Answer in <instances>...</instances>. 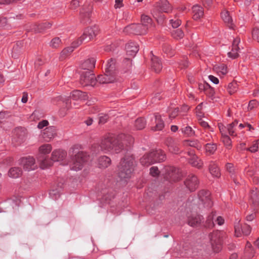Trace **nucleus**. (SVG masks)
Returning <instances> with one entry per match:
<instances>
[{"label": "nucleus", "mask_w": 259, "mask_h": 259, "mask_svg": "<svg viewBox=\"0 0 259 259\" xmlns=\"http://www.w3.org/2000/svg\"><path fill=\"white\" fill-rule=\"evenodd\" d=\"M215 216V213L212 212L211 214H210L207 218L206 221L207 227L208 228H211L214 226V222L213 219Z\"/></svg>", "instance_id": "obj_48"}, {"label": "nucleus", "mask_w": 259, "mask_h": 259, "mask_svg": "<svg viewBox=\"0 0 259 259\" xmlns=\"http://www.w3.org/2000/svg\"><path fill=\"white\" fill-rule=\"evenodd\" d=\"M66 156V151L62 149H56L52 152L50 160L47 157L41 155L37 158V160L39 162L40 167L44 169L51 166L53 162L63 161Z\"/></svg>", "instance_id": "obj_3"}, {"label": "nucleus", "mask_w": 259, "mask_h": 259, "mask_svg": "<svg viewBox=\"0 0 259 259\" xmlns=\"http://www.w3.org/2000/svg\"><path fill=\"white\" fill-rule=\"evenodd\" d=\"M79 6V2L77 0H72L70 3V8L75 9Z\"/></svg>", "instance_id": "obj_58"}, {"label": "nucleus", "mask_w": 259, "mask_h": 259, "mask_svg": "<svg viewBox=\"0 0 259 259\" xmlns=\"http://www.w3.org/2000/svg\"><path fill=\"white\" fill-rule=\"evenodd\" d=\"M203 218L198 214H192L188 218V223L192 227H195L200 224Z\"/></svg>", "instance_id": "obj_23"}, {"label": "nucleus", "mask_w": 259, "mask_h": 259, "mask_svg": "<svg viewBox=\"0 0 259 259\" xmlns=\"http://www.w3.org/2000/svg\"><path fill=\"white\" fill-rule=\"evenodd\" d=\"M160 171L156 166H152L150 168V174L152 177H157L159 176Z\"/></svg>", "instance_id": "obj_52"}, {"label": "nucleus", "mask_w": 259, "mask_h": 259, "mask_svg": "<svg viewBox=\"0 0 259 259\" xmlns=\"http://www.w3.org/2000/svg\"><path fill=\"white\" fill-rule=\"evenodd\" d=\"M209 171L213 177L218 178L221 175L219 168L217 165L212 161H211L209 164Z\"/></svg>", "instance_id": "obj_35"}, {"label": "nucleus", "mask_w": 259, "mask_h": 259, "mask_svg": "<svg viewBox=\"0 0 259 259\" xmlns=\"http://www.w3.org/2000/svg\"><path fill=\"white\" fill-rule=\"evenodd\" d=\"M193 18L198 20L203 15V9L202 7L198 5H195L192 7Z\"/></svg>", "instance_id": "obj_25"}, {"label": "nucleus", "mask_w": 259, "mask_h": 259, "mask_svg": "<svg viewBox=\"0 0 259 259\" xmlns=\"http://www.w3.org/2000/svg\"><path fill=\"white\" fill-rule=\"evenodd\" d=\"M115 62L113 59L109 60L105 67L104 75L98 76L99 82L100 83H109L114 82L116 79Z\"/></svg>", "instance_id": "obj_4"}, {"label": "nucleus", "mask_w": 259, "mask_h": 259, "mask_svg": "<svg viewBox=\"0 0 259 259\" xmlns=\"http://www.w3.org/2000/svg\"><path fill=\"white\" fill-rule=\"evenodd\" d=\"M258 105L257 102L255 100H251L249 102L248 106V110H251L255 107H257Z\"/></svg>", "instance_id": "obj_54"}, {"label": "nucleus", "mask_w": 259, "mask_h": 259, "mask_svg": "<svg viewBox=\"0 0 259 259\" xmlns=\"http://www.w3.org/2000/svg\"><path fill=\"white\" fill-rule=\"evenodd\" d=\"M61 189V187H60L58 189L56 190V189H55V188H53L51 192H50V194L51 195H54V196H56L57 193H59Z\"/></svg>", "instance_id": "obj_64"}, {"label": "nucleus", "mask_w": 259, "mask_h": 259, "mask_svg": "<svg viewBox=\"0 0 259 259\" xmlns=\"http://www.w3.org/2000/svg\"><path fill=\"white\" fill-rule=\"evenodd\" d=\"M122 6V0H115V8H120Z\"/></svg>", "instance_id": "obj_61"}, {"label": "nucleus", "mask_w": 259, "mask_h": 259, "mask_svg": "<svg viewBox=\"0 0 259 259\" xmlns=\"http://www.w3.org/2000/svg\"><path fill=\"white\" fill-rule=\"evenodd\" d=\"M155 156L154 154H151L150 152L145 154L140 160V162L141 164L146 166H148L150 165H151L154 163V159H153V156Z\"/></svg>", "instance_id": "obj_21"}, {"label": "nucleus", "mask_w": 259, "mask_h": 259, "mask_svg": "<svg viewBox=\"0 0 259 259\" xmlns=\"http://www.w3.org/2000/svg\"><path fill=\"white\" fill-rule=\"evenodd\" d=\"M124 31L137 35H143L147 33L146 28L140 24H133L124 28Z\"/></svg>", "instance_id": "obj_12"}, {"label": "nucleus", "mask_w": 259, "mask_h": 259, "mask_svg": "<svg viewBox=\"0 0 259 259\" xmlns=\"http://www.w3.org/2000/svg\"><path fill=\"white\" fill-rule=\"evenodd\" d=\"M51 25V24L49 23H45L39 25L32 24L31 26L30 30L35 33H39L45 29L50 28Z\"/></svg>", "instance_id": "obj_26"}, {"label": "nucleus", "mask_w": 259, "mask_h": 259, "mask_svg": "<svg viewBox=\"0 0 259 259\" xmlns=\"http://www.w3.org/2000/svg\"><path fill=\"white\" fill-rule=\"evenodd\" d=\"M223 235V232L221 231L214 232L210 235L211 246L214 252H218L221 249Z\"/></svg>", "instance_id": "obj_9"}, {"label": "nucleus", "mask_w": 259, "mask_h": 259, "mask_svg": "<svg viewBox=\"0 0 259 259\" xmlns=\"http://www.w3.org/2000/svg\"><path fill=\"white\" fill-rule=\"evenodd\" d=\"M201 140L204 142H210L212 139L211 135L207 132L203 133L201 136Z\"/></svg>", "instance_id": "obj_45"}, {"label": "nucleus", "mask_w": 259, "mask_h": 259, "mask_svg": "<svg viewBox=\"0 0 259 259\" xmlns=\"http://www.w3.org/2000/svg\"><path fill=\"white\" fill-rule=\"evenodd\" d=\"M89 159L88 154L83 151L78 152L73 159L72 169L74 170L81 169Z\"/></svg>", "instance_id": "obj_5"}, {"label": "nucleus", "mask_w": 259, "mask_h": 259, "mask_svg": "<svg viewBox=\"0 0 259 259\" xmlns=\"http://www.w3.org/2000/svg\"><path fill=\"white\" fill-rule=\"evenodd\" d=\"M183 145L185 147H192L196 148L197 149H200L202 145L197 140H187L183 141Z\"/></svg>", "instance_id": "obj_28"}, {"label": "nucleus", "mask_w": 259, "mask_h": 259, "mask_svg": "<svg viewBox=\"0 0 259 259\" xmlns=\"http://www.w3.org/2000/svg\"><path fill=\"white\" fill-rule=\"evenodd\" d=\"M27 131L23 127H18L14 131L13 142L16 144H20L25 141L26 139Z\"/></svg>", "instance_id": "obj_11"}, {"label": "nucleus", "mask_w": 259, "mask_h": 259, "mask_svg": "<svg viewBox=\"0 0 259 259\" xmlns=\"http://www.w3.org/2000/svg\"><path fill=\"white\" fill-rule=\"evenodd\" d=\"M61 41L59 37H55L51 40L50 46L53 48H57L61 45Z\"/></svg>", "instance_id": "obj_47"}, {"label": "nucleus", "mask_w": 259, "mask_h": 259, "mask_svg": "<svg viewBox=\"0 0 259 259\" xmlns=\"http://www.w3.org/2000/svg\"><path fill=\"white\" fill-rule=\"evenodd\" d=\"M160 10L165 13H169L171 11V7L167 0H161L159 5Z\"/></svg>", "instance_id": "obj_38"}, {"label": "nucleus", "mask_w": 259, "mask_h": 259, "mask_svg": "<svg viewBox=\"0 0 259 259\" xmlns=\"http://www.w3.org/2000/svg\"><path fill=\"white\" fill-rule=\"evenodd\" d=\"M252 34L253 39L257 40V41L259 42V29H253Z\"/></svg>", "instance_id": "obj_55"}, {"label": "nucleus", "mask_w": 259, "mask_h": 259, "mask_svg": "<svg viewBox=\"0 0 259 259\" xmlns=\"http://www.w3.org/2000/svg\"><path fill=\"white\" fill-rule=\"evenodd\" d=\"M91 8H89L87 11H85L83 9L81 10L80 12V18L82 19V21H84L85 20L83 19L89 18L90 15Z\"/></svg>", "instance_id": "obj_49"}, {"label": "nucleus", "mask_w": 259, "mask_h": 259, "mask_svg": "<svg viewBox=\"0 0 259 259\" xmlns=\"http://www.w3.org/2000/svg\"><path fill=\"white\" fill-rule=\"evenodd\" d=\"M240 41V38L239 37H237L234 39L232 44V50L228 54L229 57L232 58L233 59H235L238 56L237 51L239 49V48L238 47V46Z\"/></svg>", "instance_id": "obj_18"}, {"label": "nucleus", "mask_w": 259, "mask_h": 259, "mask_svg": "<svg viewBox=\"0 0 259 259\" xmlns=\"http://www.w3.org/2000/svg\"><path fill=\"white\" fill-rule=\"evenodd\" d=\"M167 146L169 151L173 153H178L179 149L177 144L171 139L167 141Z\"/></svg>", "instance_id": "obj_36"}, {"label": "nucleus", "mask_w": 259, "mask_h": 259, "mask_svg": "<svg viewBox=\"0 0 259 259\" xmlns=\"http://www.w3.org/2000/svg\"><path fill=\"white\" fill-rule=\"evenodd\" d=\"M221 17L223 21L230 28H233L232 19L228 11H224L221 13Z\"/></svg>", "instance_id": "obj_31"}, {"label": "nucleus", "mask_w": 259, "mask_h": 259, "mask_svg": "<svg viewBox=\"0 0 259 259\" xmlns=\"http://www.w3.org/2000/svg\"><path fill=\"white\" fill-rule=\"evenodd\" d=\"M71 97L74 100H85L88 98V95L85 93L78 90L73 91Z\"/></svg>", "instance_id": "obj_29"}, {"label": "nucleus", "mask_w": 259, "mask_h": 259, "mask_svg": "<svg viewBox=\"0 0 259 259\" xmlns=\"http://www.w3.org/2000/svg\"><path fill=\"white\" fill-rule=\"evenodd\" d=\"M151 62L152 68L154 71L157 73L159 72L162 69V64L159 59L157 57L153 55L151 58Z\"/></svg>", "instance_id": "obj_30"}, {"label": "nucleus", "mask_w": 259, "mask_h": 259, "mask_svg": "<svg viewBox=\"0 0 259 259\" xmlns=\"http://www.w3.org/2000/svg\"><path fill=\"white\" fill-rule=\"evenodd\" d=\"M135 160L133 156L127 153L121 160L118 167V176L122 180L126 181L130 179L134 171Z\"/></svg>", "instance_id": "obj_2"}, {"label": "nucleus", "mask_w": 259, "mask_h": 259, "mask_svg": "<svg viewBox=\"0 0 259 259\" xmlns=\"http://www.w3.org/2000/svg\"><path fill=\"white\" fill-rule=\"evenodd\" d=\"M179 112L178 108L174 109L169 113V118L170 119L175 118Z\"/></svg>", "instance_id": "obj_57"}, {"label": "nucleus", "mask_w": 259, "mask_h": 259, "mask_svg": "<svg viewBox=\"0 0 259 259\" xmlns=\"http://www.w3.org/2000/svg\"><path fill=\"white\" fill-rule=\"evenodd\" d=\"M213 69L220 75H224L228 72L227 66L224 64H217L214 65Z\"/></svg>", "instance_id": "obj_32"}, {"label": "nucleus", "mask_w": 259, "mask_h": 259, "mask_svg": "<svg viewBox=\"0 0 259 259\" xmlns=\"http://www.w3.org/2000/svg\"><path fill=\"white\" fill-rule=\"evenodd\" d=\"M208 78L210 81L215 84H218L219 82V79L213 75H209Z\"/></svg>", "instance_id": "obj_60"}, {"label": "nucleus", "mask_w": 259, "mask_h": 259, "mask_svg": "<svg viewBox=\"0 0 259 259\" xmlns=\"http://www.w3.org/2000/svg\"><path fill=\"white\" fill-rule=\"evenodd\" d=\"M237 121H235L228 125L227 130L230 135L232 136H236V135L234 134L235 131L234 130V127L237 125Z\"/></svg>", "instance_id": "obj_46"}, {"label": "nucleus", "mask_w": 259, "mask_h": 259, "mask_svg": "<svg viewBox=\"0 0 259 259\" xmlns=\"http://www.w3.org/2000/svg\"><path fill=\"white\" fill-rule=\"evenodd\" d=\"M151 154H154L155 156H153V159L155 160L154 163L161 162L163 161L166 159V156L164 152L161 149H157L150 152Z\"/></svg>", "instance_id": "obj_19"}, {"label": "nucleus", "mask_w": 259, "mask_h": 259, "mask_svg": "<svg viewBox=\"0 0 259 259\" xmlns=\"http://www.w3.org/2000/svg\"><path fill=\"white\" fill-rule=\"evenodd\" d=\"M49 124V122L47 120H44L40 122H39L37 125V127L38 128H42L43 127L47 126Z\"/></svg>", "instance_id": "obj_59"}, {"label": "nucleus", "mask_w": 259, "mask_h": 259, "mask_svg": "<svg viewBox=\"0 0 259 259\" xmlns=\"http://www.w3.org/2000/svg\"><path fill=\"white\" fill-rule=\"evenodd\" d=\"M181 130L183 133L188 136H192L194 135L195 133L194 130H193L192 127L189 126L184 127L181 129Z\"/></svg>", "instance_id": "obj_44"}, {"label": "nucleus", "mask_w": 259, "mask_h": 259, "mask_svg": "<svg viewBox=\"0 0 259 259\" xmlns=\"http://www.w3.org/2000/svg\"><path fill=\"white\" fill-rule=\"evenodd\" d=\"M259 141H257L248 149V150L251 152H255L257 151L258 148Z\"/></svg>", "instance_id": "obj_56"}, {"label": "nucleus", "mask_w": 259, "mask_h": 259, "mask_svg": "<svg viewBox=\"0 0 259 259\" xmlns=\"http://www.w3.org/2000/svg\"><path fill=\"white\" fill-rule=\"evenodd\" d=\"M79 45L77 43V41H74L72 44V46L70 47H68L64 49L60 54V59L63 60L67 56H68L71 52L74 50V49L77 47Z\"/></svg>", "instance_id": "obj_20"}, {"label": "nucleus", "mask_w": 259, "mask_h": 259, "mask_svg": "<svg viewBox=\"0 0 259 259\" xmlns=\"http://www.w3.org/2000/svg\"><path fill=\"white\" fill-rule=\"evenodd\" d=\"M145 125V120L143 118H138L135 121V126L137 130H142L144 128Z\"/></svg>", "instance_id": "obj_41"}, {"label": "nucleus", "mask_w": 259, "mask_h": 259, "mask_svg": "<svg viewBox=\"0 0 259 259\" xmlns=\"http://www.w3.org/2000/svg\"><path fill=\"white\" fill-rule=\"evenodd\" d=\"M255 217V213L254 212H252L251 214H248L246 216V220L247 221H251L254 219Z\"/></svg>", "instance_id": "obj_62"}, {"label": "nucleus", "mask_w": 259, "mask_h": 259, "mask_svg": "<svg viewBox=\"0 0 259 259\" xmlns=\"http://www.w3.org/2000/svg\"><path fill=\"white\" fill-rule=\"evenodd\" d=\"M228 92L230 94L232 95L234 93H235L237 90V83L236 82H231L228 84Z\"/></svg>", "instance_id": "obj_50"}, {"label": "nucleus", "mask_w": 259, "mask_h": 259, "mask_svg": "<svg viewBox=\"0 0 259 259\" xmlns=\"http://www.w3.org/2000/svg\"><path fill=\"white\" fill-rule=\"evenodd\" d=\"M170 23L173 28H177L181 25V21L175 17L174 19L170 20Z\"/></svg>", "instance_id": "obj_51"}, {"label": "nucleus", "mask_w": 259, "mask_h": 259, "mask_svg": "<svg viewBox=\"0 0 259 259\" xmlns=\"http://www.w3.org/2000/svg\"><path fill=\"white\" fill-rule=\"evenodd\" d=\"M226 169L230 172H233L234 170L233 165L231 163H227L226 164Z\"/></svg>", "instance_id": "obj_63"}, {"label": "nucleus", "mask_w": 259, "mask_h": 259, "mask_svg": "<svg viewBox=\"0 0 259 259\" xmlns=\"http://www.w3.org/2000/svg\"><path fill=\"white\" fill-rule=\"evenodd\" d=\"M52 150V146L49 144H45L41 145L38 149V151L41 155H47L50 153Z\"/></svg>", "instance_id": "obj_34"}, {"label": "nucleus", "mask_w": 259, "mask_h": 259, "mask_svg": "<svg viewBox=\"0 0 259 259\" xmlns=\"http://www.w3.org/2000/svg\"><path fill=\"white\" fill-rule=\"evenodd\" d=\"M172 36L176 39H181L183 37L184 33L181 29L174 30L171 32Z\"/></svg>", "instance_id": "obj_42"}, {"label": "nucleus", "mask_w": 259, "mask_h": 259, "mask_svg": "<svg viewBox=\"0 0 259 259\" xmlns=\"http://www.w3.org/2000/svg\"><path fill=\"white\" fill-rule=\"evenodd\" d=\"M155 125L151 127V130L153 131H161L164 126V123L162 120L160 115L156 114L154 117Z\"/></svg>", "instance_id": "obj_22"}, {"label": "nucleus", "mask_w": 259, "mask_h": 259, "mask_svg": "<svg viewBox=\"0 0 259 259\" xmlns=\"http://www.w3.org/2000/svg\"><path fill=\"white\" fill-rule=\"evenodd\" d=\"M111 162L110 158L106 156H102L99 158L98 165L99 168H106L108 167Z\"/></svg>", "instance_id": "obj_24"}, {"label": "nucleus", "mask_w": 259, "mask_h": 259, "mask_svg": "<svg viewBox=\"0 0 259 259\" xmlns=\"http://www.w3.org/2000/svg\"><path fill=\"white\" fill-rule=\"evenodd\" d=\"M133 138L124 134L117 137H107L103 139L100 143L101 150L106 153H118L133 144Z\"/></svg>", "instance_id": "obj_1"}, {"label": "nucleus", "mask_w": 259, "mask_h": 259, "mask_svg": "<svg viewBox=\"0 0 259 259\" xmlns=\"http://www.w3.org/2000/svg\"><path fill=\"white\" fill-rule=\"evenodd\" d=\"M127 55L133 57H134L139 51V47L137 43L130 42L125 47Z\"/></svg>", "instance_id": "obj_17"}, {"label": "nucleus", "mask_w": 259, "mask_h": 259, "mask_svg": "<svg viewBox=\"0 0 259 259\" xmlns=\"http://www.w3.org/2000/svg\"><path fill=\"white\" fill-rule=\"evenodd\" d=\"M80 81L82 85L93 87L96 85L97 81L99 82V80L98 77L95 78L92 71H83L81 74Z\"/></svg>", "instance_id": "obj_7"}, {"label": "nucleus", "mask_w": 259, "mask_h": 259, "mask_svg": "<svg viewBox=\"0 0 259 259\" xmlns=\"http://www.w3.org/2000/svg\"><path fill=\"white\" fill-rule=\"evenodd\" d=\"M98 32L97 26L88 27L85 29L82 36L77 40L78 45H80L83 42H87L93 39Z\"/></svg>", "instance_id": "obj_8"}, {"label": "nucleus", "mask_w": 259, "mask_h": 259, "mask_svg": "<svg viewBox=\"0 0 259 259\" xmlns=\"http://www.w3.org/2000/svg\"><path fill=\"white\" fill-rule=\"evenodd\" d=\"M108 119V116L107 114L101 113L99 114V123L104 124L105 123Z\"/></svg>", "instance_id": "obj_53"}, {"label": "nucleus", "mask_w": 259, "mask_h": 259, "mask_svg": "<svg viewBox=\"0 0 259 259\" xmlns=\"http://www.w3.org/2000/svg\"><path fill=\"white\" fill-rule=\"evenodd\" d=\"M167 174L165 179L170 181L176 182L181 179V174L178 169L175 167H169L166 168Z\"/></svg>", "instance_id": "obj_14"}, {"label": "nucleus", "mask_w": 259, "mask_h": 259, "mask_svg": "<svg viewBox=\"0 0 259 259\" xmlns=\"http://www.w3.org/2000/svg\"><path fill=\"white\" fill-rule=\"evenodd\" d=\"M141 25L143 26V28H146V30L152 26V19L148 16L145 15H142L141 16Z\"/></svg>", "instance_id": "obj_33"}, {"label": "nucleus", "mask_w": 259, "mask_h": 259, "mask_svg": "<svg viewBox=\"0 0 259 259\" xmlns=\"http://www.w3.org/2000/svg\"><path fill=\"white\" fill-rule=\"evenodd\" d=\"M19 164L26 171L33 170L37 168L35 159L31 156L23 157L20 159Z\"/></svg>", "instance_id": "obj_10"}, {"label": "nucleus", "mask_w": 259, "mask_h": 259, "mask_svg": "<svg viewBox=\"0 0 259 259\" xmlns=\"http://www.w3.org/2000/svg\"><path fill=\"white\" fill-rule=\"evenodd\" d=\"M185 185L189 191H195L198 188L199 185L197 177L192 174L189 175L185 181Z\"/></svg>", "instance_id": "obj_13"}, {"label": "nucleus", "mask_w": 259, "mask_h": 259, "mask_svg": "<svg viewBox=\"0 0 259 259\" xmlns=\"http://www.w3.org/2000/svg\"><path fill=\"white\" fill-rule=\"evenodd\" d=\"M205 151L207 155L213 154L217 149V146L214 143H207L205 145Z\"/></svg>", "instance_id": "obj_37"}, {"label": "nucleus", "mask_w": 259, "mask_h": 259, "mask_svg": "<svg viewBox=\"0 0 259 259\" xmlns=\"http://www.w3.org/2000/svg\"><path fill=\"white\" fill-rule=\"evenodd\" d=\"M210 194L209 191L205 190H202L199 192L197 202L198 203V207L199 209L209 208L212 206V202L210 197Z\"/></svg>", "instance_id": "obj_6"}, {"label": "nucleus", "mask_w": 259, "mask_h": 259, "mask_svg": "<svg viewBox=\"0 0 259 259\" xmlns=\"http://www.w3.org/2000/svg\"><path fill=\"white\" fill-rule=\"evenodd\" d=\"M250 227L247 224H244L240 226L239 225L235 226V233L237 237L241 236L243 234L245 235H248L250 232Z\"/></svg>", "instance_id": "obj_16"}, {"label": "nucleus", "mask_w": 259, "mask_h": 259, "mask_svg": "<svg viewBox=\"0 0 259 259\" xmlns=\"http://www.w3.org/2000/svg\"><path fill=\"white\" fill-rule=\"evenodd\" d=\"M96 60L94 58H91L85 61L81 65L84 71H92L95 67Z\"/></svg>", "instance_id": "obj_27"}, {"label": "nucleus", "mask_w": 259, "mask_h": 259, "mask_svg": "<svg viewBox=\"0 0 259 259\" xmlns=\"http://www.w3.org/2000/svg\"><path fill=\"white\" fill-rule=\"evenodd\" d=\"M222 142L224 143L225 146L229 149L231 147V141L230 137L224 134H222Z\"/></svg>", "instance_id": "obj_43"}, {"label": "nucleus", "mask_w": 259, "mask_h": 259, "mask_svg": "<svg viewBox=\"0 0 259 259\" xmlns=\"http://www.w3.org/2000/svg\"><path fill=\"white\" fill-rule=\"evenodd\" d=\"M189 163L193 166L200 168L202 165L201 161L195 155L192 156L189 160Z\"/></svg>", "instance_id": "obj_39"}, {"label": "nucleus", "mask_w": 259, "mask_h": 259, "mask_svg": "<svg viewBox=\"0 0 259 259\" xmlns=\"http://www.w3.org/2000/svg\"><path fill=\"white\" fill-rule=\"evenodd\" d=\"M22 174V170L19 167L11 168L9 171V176L13 178H17Z\"/></svg>", "instance_id": "obj_40"}, {"label": "nucleus", "mask_w": 259, "mask_h": 259, "mask_svg": "<svg viewBox=\"0 0 259 259\" xmlns=\"http://www.w3.org/2000/svg\"><path fill=\"white\" fill-rule=\"evenodd\" d=\"M56 135V130L54 126L46 127L42 132V138L46 142H50Z\"/></svg>", "instance_id": "obj_15"}]
</instances>
